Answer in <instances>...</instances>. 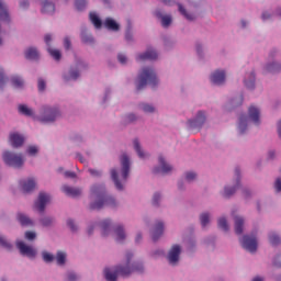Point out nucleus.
<instances>
[{
    "mask_svg": "<svg viewBox=\"0 0 281 281\" xmlns=\"http://www.w3.org/2000/svg\"><path fill=\"white\" fill-rule=\"evenodd\" d=\"M201 225L202 227H206L207 223H210V214L209 213H202L200 216Z\"/></svg>",
    "mask_w": 281,
    "mask_h": 281,
    "instance_id": "nucleus-44",
    "label": "nucleus"
},
{
    "mask_svg": "<svg viewBox=\"0 0 281 281\" xmlns=\"http://www.w3.org/2000/svg\"><path fill=\"white\" fill-rule=\"evenodd\" d=\"M60 115V111L58 108H52V106H44L42 114L40 116V122H43L44 124H47L49 122H56Z\"/></svg>",
    "mask_w": 281,
    "mask_h": 281,
    "instance_id": "nucleus-5",
    "label": "nucleus"
},
{
    "mask_svg": "<svg viewBox=\"0 0 281 281\" xmlns=\"http://www.w3.org/2000/svg\"><path fill=\"white\" fill-rule=\"evenodd\" d=\"M0 21L10 23V13L8 12V4L3 0H0Z\"/></svg>",
    "mask_w": 281,
    "mask_h": 281,
    "instance_id": "nucleus-18",
    "label": "nucleus"
},
{
    "mask_svg": "<svg viewBox=\"0 0 281 281\" xmlns=\"http://www.w3.org/2000/svg\"><path fill=\"white\" fill-rule=\"evenodd\" d=\"M211 82L213 85H224L225 83V70H216L211 75Z\"/></svg>",
    "mask_w": 281,
    "mask_h": 281,
    "instance_id": "nucleus-15",
    "label": "nucleus"
},
{
    "mask_svg": "<svg viewBox=\"0 0 281 281\" xmlns=\"http://www.w3.org/2000/svg\"><path fill=\"white\" fill-rule=\"evenodd\" d=\"M56 260H57V265H59V266L65 265V262L67 260V254L61 250L57 251Z\"/></svg>",
    "mask_w": 281,
    "mask_h": 281,
    "instance_id": "nucleus-35",
    "label": "nucleus"
},
{
    "mask_svg": "<svg viewBox=\"0 0 281 281\" xmlns=\"http://www.w3.org/2000/svg\"><path fill=\"white\" fill-rule=\"evenodd\" d=\"M2 159L7 166H12V168H22L25 160L23 159V155L14 154L12 151H4L2 155Z\"/></svg>",
    "mask_w": 281,
    "mask_h": 281,
    "instance_id": "nucleus-4",
    "label": "nucleus"
},
{
    "mask_svg": "<svg viewBox=\"0 0 281 281\" xmlns=\"http://www.w3.org/2000/svg\"><path fill=\"white\" fill-rule=\"evenodd\" d=\"M273 265L274 267H281V255L276 257Z\"/></svg>",
    "mask_w": 281,
    "mask_h": 281,
    "instance_id": "nucleus-63",
    "label": "nucleus"
},
{
    "mask_svg": "<svg viewBox=\"0 0 281 281\" xmlns=\"http://www.w3.org/2000/svg\"><path fill=\"white\" fill-rule=\"evenodd\" d=\"M241 247H244V249H246L250 254H255V251H257L258 249V239L255 235H245L241 240Z\"/></svg>",
    "mask_w": 281,
    "mask_h": 281,
    "instance_id": "nucleus-6",
    "label": "nucleus"
},
{
    "mask_svg": "<svg viewBox=\"0 0 281 281\" xmlns=\"http://www.w3.org/2000/svg\"><path fill=\"white\" fill-rule=\"evenodd\" d=\"M18 221L23 227H30L34 225V222L23 213H18Z\"/></svg>",
    "mask_w": 281,
    "mask_h": 281,
    "instance_id": "nucleus-25",
    "label": "nucleus"
},
{
    "mask_svg": "<svg viewBox=\"0 0 281 281\" xmlns=\"http://www.w3.org/2000/svg\"><path fill=\"white\" fill-rule=\"evenodd\" d=\"M243 225H245V220L240 216H235V234H237V236L243 234Z\"/></svg>",
    "mask_w": 281,
    "mask_h": 281,
    "instance_id": "nucleus-26",
    "label": "nucleus"
},
{
    "mask_svg": "<svg viewBox=\"0 0 281 281\" xmlns=\"http://www.w3.org/2000/svg\"><path fill=\"white\" fill-rule=\"evenodd\" d=\"M235 175H236V177H237V184L235 186V187H233V188H225L224 189V196L226 198V199H229V196H232L233 194H235L236 193V190L238 189V186H239V180L238 179H240V169H238V168H236L235 169Z\"/></svg>",
    "mask_w": 281,
    "mask_h": 281,
    "instance_id": "nucleus-16",
    "label": "nucleus"
},
{
    "mask_svg": "<svg viewBox=\"0 0 281 281\" xmlns=\"http://www.w3.org/2000/svg\"><path fill=\"white\" fill-rule=\"evenodd\" d=\"M9 142L13 148H20V146L25 142V138L19 133H11L9 136Z\"/></svg>",
    "mask_w": 281,
    "mask_h": 281,
    "instance_id": "nucleus-13",
    "label": "nucleus"
},
{
    "mask_svg": "<svg viewBox=\"0 0 281 281\" xmlns=\"http://www.w3.org/2000/svg\"><path fill=\"white\" fill-rule=\"evenodd\" d=\"M190 128H201L205 124V112H198L195 120L188 122Z\"/></svg>",
    "mask_w": 281,
    "mask_h": 281,
    "instance_id": "nucleus-12",
    "label": "nucleus"
},
{
    "mask_svg": "<svg viewBox=\"0 0 281 281\" xmlns=\"http://www.w3.org/2000/svg\"><path fill=\"white\" fill-rule=\"evenodd\" d=\"M158 161L160 164V168L156 167L154 169V175H168V172H172V166L168 165L162 156H159Z\"/></svg>",
    "mask_w": 281,
    "mask_h": 281,
    "instance_id": "nucleus-9",
    "label": "nucleus"
},
{
    "mask_svg": "<svg viewBox=\"0 0 281 281\" xmlns=\"http://www.w3.org/2000/svg\"><path fill=\"white\" fill-rule=\"evenodd\" d=\"M20 8H22L23 10H25V8H30V1H27V0L21 1Z\"/></svg>",
    "mask_w": 281,
    "mask_h": 281,
    "instance_id": "nucleus-62",
    "label": "nucleus"
},
{
    "mask_svg": "<svg viewBox=\"0 0 281 281\" xmlns=\"http://www.w3.org/2000/svg\"><path fill=\"white\" fill-rule=\"evenodd\" d=\"M67 225L68 227L71 229V232H76L78 229V227L76 226V224L74 223V220H68L67 221Z\"/></svg>",
    "mask_w": 281,
    "mask_h": 281,
    "instance_id": "nucleus-55",
    "label": "nucleus"
},
{
    "mask_svg": "<svg viewBox=\"0 0 281 281\" xmlns=\"http://www.w3.org/2000/svg\"><path fill=\"white\" fill-rule=\"evenodd\" d=\"M134 148L140 159H144V157H146V154H144V151L142 150V146H139L138 139H134Z\"/></svg>",
    "mask_w": 281,
    "mask_h": 281,
    "instance_id": "nucleus-38",
    "label": "nucleus"
},
{
    "mask_svg": "<svg viewBox=\"0 0 281 281\" xmlns=\"http://www.w3.org/2000/svg\"><path fill=\"white\" fill-rule=\"evenodd\" d=\"M18 109L21 115H25L26 117H32V115H34V111L25 104H20Z\"/></svg>",
    "mask_w": 281,
    "mask_h": 281,
    "instance_id": "nucleus-29",
    "label": "nucleus"
},
{
    "mask_svg": "<svg viewBox=\"0 0 281 281\" xmlns=\"http://www.w3.org/2000/svg\"><path fill=\"white\" fill-rule=\"evenodd\" d=\"M37 87H38V91H45V87H46L45 80L40 78L37 81Z\"/></svg>",
    "mask_w": 281,
    "mask_h": 281,
    "instance_id": "nucleus-53",
    "label": "nucleus"
},
{
    "mask_svg": "<svg viewBox=\"0 0 281 281\" xmlns=\"http://www.w3.org/2000/svg\"><path fill=\"white\" fill-rule=\"evenodd\" d=\"M80 78V72L75 69H70V79L71 80H78Z\"/></svg>",
    "mask_w": 281,
    "mask_h": 281,
    "instance_id": "nucleus-52",
    "label": "nucleus"
},
{
    "mask_svg": "<svg viewBox=\"0 0 281 281\" xmlns=\"http://www.w3.org/2000/svg\"><path fill=\"white\" fill-rule=\"evenodd\" d=\"M239 132L243 134L245 133V131H247V115L243 114L240 117H239Z\"/></svg>",
    "mask_w": 281,
    "mask_h": 281,
    "instance_id": "nucleus-34",
    "label": "nucleus"
},
{
    "mask_svg": "<svg viewBox=\"0 0 281 281\" xmlns=\"http://www.w3.org/2000/svg\"><path fill=\"white\" fill-rule=\"evenodd\" d=\"M88 172L91 175V177H102V171L98 169H88Z\"/></svg>",
    "mask_w": 281,
    "mask_h": 281,
    "instance_id": "nucleus-50",
    "label": "nucleus"
},
{
    "mask_svg": "<svg viewBox=\"0 0 281 281\" xmlns=\"http://www.w3.org/2000/svg\"><path fill=\"white\" fill-rule=\"evenodd\" d=\"M64 47L65 49H71V41L69 40V37H65Z\"/></svg>",
    "mask_w": 281,
    "mask_h": 281,
    "instance_id": "nucleus-58",
    "label": "nucleus"
},
{
    "mask_svg": "<svg viewBox=\"0 0 281 281\" xmlns=\"http://www.w3.org/2000/svg\"><path fill=\"white\" fill-rule=\"evenodd\" d=\"M103 25L106 30H110L111 32L120 31V24H117V22H115V20L111 18H106Z\"/></svg>",
    "mask_w": 281,
    "mask_h": 281,
    "instance_id": "nucleus-22",
    "label": "nucleus"
},
{
    "mask_svg": "<svg viewBox=\"0 0 281 281\" xmlns=\"http://www.w3.org/2000/svg\"><path fill=\"white\" fill-rule=\"evenodd\" d=\"M196 179V173L195 172H192V171H189L186 173V180L187 181H194Z\"/></svg>",
    "mask_w": 281,
    "mask_h": 281,
    "instance_id": "nucleus-51",
    "label": "nucleus"
},
{
    "mask_svg": "<svg viewBox=\"0 0 281 281\" xmlns=\"http://www.w3.org/2000/svg\"><path fill=\"white\" fill-rule=\"evenodd\" d=\"M0 247H3V249L10 251V249H12V244H10V241H8V239L4 237L0 236Z\"/></svg>",
    "mask_w": 281,
    "mask_h": 281,
    "instance_id": "nucleus-43",
    "label": "nucleus"
},
{
    "mask_svg": "<svg viewBox=\"0 0 281 281\" xmlns=\"http://www.w3.org/2000/svg\"><path fill=\"white\" fill-rule=\"evenodd\" d=\"M131 258L133 254H126V263L124 266H117L115 271H112L109 268L104 269V277L106 281H117V276L122 278H128L131 273H144V266L142 263H133L131 266Z\"/></svg>",
    "mask_w": 281,
    "mask_h": 281,
    "instance_id": "nucleus-1",
    "label": "nucleus"
},
{
    "mask_svg": "<svg viewBox=\"0 0 281 281\" xmlns=\"http://www.w3.org/2000/svg\"><path fill=\"white\" fill-rule=\"evenodd\" d=\"M249 78V81H247V79L244 80L245 87H247V89H254L256 87V74L250 72Z\"/></svg>",
    "mask_w": 281,
    "mask_h": 281,
    "instance_id": "nucleus-33",
    "label": "nucleus"
},
{
    "mask_svg": "<svg viewBox=\"0 0 281 281\" xmlns=\"http://www.w3.org/2000/svg\"><path fill=\"white\" fill-rule=\"evenodd\" d=\"M42 256H43L44 262H54V255H52L47 251H44V252H42Z\"/></svg>",
    "mask_w": 281,
    "mask_h": 281,
    "instance_id": "nucleus-48",
    "label": "nucleus"
},
{
    "mask_svg": "<svg viewBox=\"0 0 281 281\" xmlns=\"http://www.w3.org/2000/svg\"><path fill=\"white\" fill-rule=\"evenodd\" d=\"M47 52L55 60H59L61 58L60 50L58 49H53L52 47H48Z\"/></svg>",
    "mask_w": 281,
    "mask_h": 281,
    "instance_id": "nucleus-40",
    "label": "nucleus"
},
{
    "mask_svg": "<svg viewBox=\"0 0 281 281\" xmlns=\"http://www.w3.org/2000/svg\"><path fill=\"white\" fill-rule=\"evenodd\" d=\"M81 41L82 43H93V37L89 33H87V31H82Z\"/></svg>",
    "mask_w": 281,
    "mask_h": 281,
    "instance_id": "nucleus-42",
    "label": "nucleus"
},
{
    "mask_svg": "<svg viewBox=\"0 0 281 281\" xmlns=\"http://www.w3.org/2000/svg\"><path fill=\"white\" fill-rule=\"evenodd\" d=\"M121 166H122V179L126 181L128 179V172H131V160L126 154L121 156Z\"/></svg>",
    "mask_w": 281,
    "mask_h": 281,
    "instance_id": "nucleus-8",
    "label": "nucleus"
},
{
    "mask_svg": "<svg viewBox=\"0 0 281 281\" xmlns=\"http://www.w3.org/2000/svg\"><path fill=\"white\" fill-rule=\"evenodd\" d=\"M41 223L44 227H49V225H52L54 221L52 220V217H44L41 220Z\"/></svg>",
    "mask_w": 281,
    "mask_h": 281,
    "instance_id": "nucleus-49",
    "label": "nucleus"
},
{
    "mask_svg": "<svg viewBox=\"0 0 281 281\" xmlns=\"http://www.w3.org/2000/svg\"><path fill=\"white\" fill-rule=\"evenodd\" d=\"M274 189L277 192H281V179L278 178L274 182Z\"/></svg>",
    "mask_w": 281,
    "mask_h": 281,
    "instance_id": "nucleus-59",
    "label": "nucleus"
},
{
    "mask_svg": "<svg viewBox=\"0 0 281 281\" xmlns=\"http://www.w3.org/2000/svg\"><path fill=\"white\" fill-rule=\"evenodd\" d=\"M91 199H93L94 202L90 204V210H102L104 205H108V207H115V199L106 195V190L102 184H94L91 188Z\"/></svg>",
    "mask_w": 281,
    "mask_h": 281,
    "instance_id": "nucleus-2",
    "label": "nucleus"
},
{
    "mask_svg": "<svg viewBox=\"0 0 281 281\" xmlns=\"http://www.w3.org/2000/svg\"><path fill=\"white\" fill-rule=\"evenodd\" d=\"M61 191L67 194V196H72V199H76V196H80L82 194V191L78 188H71L69 186L61 187Z\"/></svg>",
    "mask_w": 281,
    "mask_h": 281,
    "instance_id": "nucleus-20",
    "label": "nucleus"
},
{
    "mask_svg": "<svg viewBox=\"0 0 281 281\" xmlns=\"http://www.w3.org/2000/svg\"><path fill=\"white\" fill-rule=\"evenodd\" d=\"M280 64L278 63H272V64H269L266 69L267 71H270V74H278V71H280Z\"/></svg>",
    "mask_w": 281,
    "mask_h": 281,
    "instance_id": "nucleus-37",
    "label": "nucleus"
},
{
    "mask_svg": "<svg viewBox=\"0 0 281 281\" xmlns=\"http://www.w3.org/2000/svg\"><path fill=\"white\" fill-rule=\"evenodd\" d=\"M49 194L41 192L37 201L35 202V209L40 212H45V206L47 205V203H49Z\"/></svg>",
    "mask_w": 281,
    "mask_h": 281,
    "instance_id": "nucleus-11",
    "label": "nucleus"
},
{
    "mask_svg": "<svg viewBox=\"0 0 281 281\" xmlns=\"http://www.w3.org/2000/svg\"><path fill=\"white\" fill-rule=\"evenodd\" d=\"M75 5L77 10L82 11L85 8H87V0H76Z\"/></svg>",
    "mask_w": 281,
    "mask_h": 281,
    "instance_id": "nucleus-47",
    "label": "nucleus"
},
{
    "mask_svg": "<svg viewBox=\"0 0 281 281\" xmlns=\"http://www.w3.org/2000/svg\"><path fill=\"white\" fill-rule=\"evenodd\" d=\"M156 16H158V19H161L162 27H168L170 23H172V18L170 15L161 16V12L156 11Z\"/></svg>",
    "mask_w": 281,
    "mask_h": 281,
    "instance_id": "nucleus-30",
    "label": "nucleus"
},
{
    "mask_svg": "<svg viewBox=\"0 0 281 281\" xmlns=\"http://www.w3.org/2000/svg\"><path fill=\"white\" fill-rule=\"evenodd\" d=\"M36 153H38V148L36 146H30L27 148V154L29 155H36Z\"/></svg>",
    "mask_w": 281,
    "mask_h": 281,
    "instance_id": "nucleus-56",
    "label": "nucleus"
},
{
    "mask_svg": "<svg viewBox=\"0 0 281 281\" xmlns=\"http://www.w3.org/2000/svg\"><path fill=\"white\" fill-rule=\"evenodd\" d=\"M179 12L180 14H182V16H184L188 21H194V15L188 13V11H186V9L183 8V5L179 4Z\"/></svg>",
    "mask_w": 281,
    "mask_h": 281,
    "instance_id": "nucleus-39",
    "label": "nucleus"
},
{
    "mask_svg": "<svg viewBox=\"0 0 281 281\" xmlns=\"http://www.w3.org/2000/svg\"><path fill=\"white\" fill-rule=\"evenodd\" d=\"M11 85L15 88V89H23V87L25 86V81L23 80V78L19 77V76H13L11 78Z\"/></svg>",
    "mask_w": 281,
    "mask_h": 281,
    "instance_id": "nucleus-28",
    "label": "nucleus"
},
{
    "mask_svg": "<svg viewBox=\"0 0 281 281\" xmlns=\"http://www.w3.org/2000/svg\"><path fill=\"white\" fill-rule=\"evenodd\" d=\"M25 238L26 240H34V238H36V233L27 231L25 233Z\"/></svg>",
    "mask_w": 281,
    "mask_h": 281,
    "instance_id": "nucleus-54",
    "label": "nucleus"
},
{
    "mask_svg": "<svg viewBox=\"0 0 281 281\" xmlns=\"http://www.w3.org/2000/svg\"><path fill=\"white\" fill-rule=\"evenodd\" d=\"M78 280V277L76 276V273L70 272L68 273V281H76Z\"/></svg>",
    "mask_w": 281,
    "mask_h": 281,
    "instance_id": "nucleus-64",
    "label": "nucleus"
},
{
    "mask_svg": "<svg viewBox=\"0 0 281 281\" xmlns=\"http://www.w3.org/2000/svg\"><path fill=\"white\" fill-rule=\"evenodd\" d=\"M114 234H115L116 243H124V240H126V233H124V227L123 226H117L114 229Z\"/></svg>",
    "mask_w": 281,
    "mask_h": 281,
    "instance_id": "nucleus-24",
    "label": "nucleus"
},
{
    "mask_svg": "<svg viewBox=\"0 0 281 281\" xmlns=\"http://www.w3.org/2000/svg\"><path fill=\"white\" fill-rule=\"evenodd\" d=\"M20 186L22 188V191L24 193H27V192H32V190L36 188V182L34 181V179H29V180L21 181Z\"/></svg>",
    "mask_w": 281,
    "mask_h": 281,
    "instance_id": "nucleus-19",
    "label": "nucleus"
},
{
    "mask_svg": "<svg viewBox=\"0 0 281 281\" xmlns=\"http://www.w3.org/2000/svg\"><path fill=\"white\" fill-rule=\"evenodd\" d=\"M218 227H220V229H223L224 232L229 231V225H227V220L225 217H222L218 220Z\"/></svg>",
    "mask_w": 281,
    "mask_h": 281,
    "instance_id": "nucleus-41",
    "label": "nucleus"
},
{
    "mask_svg": "<svg viewBox=\"0 0 281 281\" xmlns=\"http://www.w3.org/2000/svg\"><path fill=\"white\" fill-rule=\"evenodd\" d=\"M55 10H56V5H54V3L48 2L47 0H44L42 4L43 14H54Z\"/></svg>",
    "mask_w": 281,
    "mask_h": 281,
    "instance_id": "nucleus-23",
    "label": "nucleus"
},
{
    "mask_svg": "<svg viewBox=\"0 0 281 281\" xmlns=\"http://www.w3.org/2000/svg\"><path fill=\"white\" fill-rule=\"evenodd\" d=\"M25 58L27 60H38V50L34 47L27 48L25 52Z\"/></svg>",
    "mask_w": 281,
    "mask_h": 281,
    "instance_id": "nucleus-27",
    "label": "nucleus"
},
{
    "mask_svg": "<svg viewBox=\"0 0 281 281\" xmlns=\"http://www.w3.org/2000/svg\"><path fill=\"white\" fill-rule=\"evenodd\" d=\"M248 117L250 122H254L257 126L260 124V110L254 105L248 109Z\"/></svg>",
    "mask_w": 281,
    "mask_h": 281,
    "instance_id": "nucleus-14",
    "label": "nucleus"
},
{
    "mask_svg": "<svg viewBox=\"0 0 281 281\" xmlns=\"http://www.w3.org/2000/svg\"><path fill=\"white\" fill-rule=\"evenodd\" d=\"M179 256H181V246L173 245L168 254L170 265H177L179 262Z\"/></svg>",
    "mask_w": 281,
    "mask_h": 281,
    "instance_id": "nucleus-10",
    "label": "nucleus"
},
{
    "mask_svg": "<svg viewBox=\"0 0 281 281\" xmlns=\"http://www.w3.org/2000/svg\"><path fill=\"white\" fill-rule=\"evenodd\" d=\"M5 85V77L3 76V69L0 68V88Z\"/></svg>",
    "mask_w": 281,
    "mask_h": 281,
    "instance_id": "nucleus-60",
    "label": "nucleus"
},
{
    "mask_svg": "<svg viewBox=\"0 0 281 281\" xmlns=\"http://www.w3.org/2000/svg\"><path fill=\"white\" fill-rule=\"evenodd\" d=\"M117 58H119V63H121V65H126V55L119 54Z\"/></svg>",
    "mask_w": 281,
    "mask_h": 281,
    "instance_id": "nucleus-61",
    "label": "nucleus"
},
{
    "mask_svg": "<svg viewBox=\"0 0 281 281\" xmlns=\"http://www.w3.org/2000/svg\"><path fill=\"white\" fill-rule=\"evenodd\" d=\"M111 177H112V180L114 181L115 188H117L119 190H124V187L120 182V179H117V170L112 169L111 170Z\"/></svg>",
    "mask_w": 281,
    "mask_h": 281,
    "instance_id": "nucleus-32",
    "label": "nucleus"
},
{
    "mask_svg": "<svg viewBox=\"0 0 281 281\" xmlns=\"http://www.w3.org/2000/svg\"><path fill=\"white\" fill-rule=\"evenodd\" d=\"M159 80L157 79V74H155V70L150 67H145L142 69L138 81L136 83L137 91H142V89H145L146 85H150V87H157V83Z\"/></svg>",
    "mask_w": 281,
    "mask_h": 281,
    "instance_id": "nucleus-3",
    "label": "nucleus"
},
{
    "mask_svg": "<svg viewBox=\"0 0 281 281\" xmlns=\"http://www.w3.org/2000/svg\"><path fill=\"white\" fill-rule=\"evenodd\" d=\"M90 21L97 30H100V27H102V20H100L98 14L90 12Z\"/></svg>",
    "mask_w": 281,
    "mask_h": 281,
    "instance_id": "nucleus-31",
    "label": "nucleus"
},
{
    "mask_svg": "<svg viewBox=\"0 0 281 281\" xmlns=\"http://www.w3.org/2000/svg\"><path fill=\"white\" fill-rule=\"evenodd\" d=\"M16 247L22 254V256H27V258H35L36 257V249L32 248L31 246L25 245L23 241H18Z\"/></svg>",
    "mask_w": 281,
    "mask_h": 281,
    "instance_id": "nucleus-7",
    "label": "nucleus"
},
{
    "mask_svg": "<svg viewBox=\"0 0 281 281\" xmlns=\"http://www.w3.org/2000/svg\"><path fill=\"white\" fill-rule=\"evenodd\" d=\"M157 52L153 49H147L144 54L137 56V60H156Z\"/></svg>",
    "mask_w": 281,
    "mask_h": 281,
    "instance_id": "nucleus-21",
    "label": "nucleus"
},
{
    "mask_svg": "<svg viewBox=\"0 0 281 281\" xmlns=\"http://www.w3.org/2000/svg\"><path fill=\"white\" fill-rule=\"evenodd\" d=\"M162 234H164V222H157L151 232V238L154 243L159 240V237H161Z\"/></svg>",
    "mask_w": 281,
    "mask_h": 281,
    "instance_id": "nucleus-17",
    "label": "nucleus"
},
{
    "mask_svg": "<svg viewBox=\"0 0 281 281\" xmlns=\"http://www.w3.org/2000/svg\"><path fill=\"white\" fill-rule=\"evenodd\" d=\"M159 199H161V195L159 193H155L153 196V205H159Z\"/></svg>",
    "mask_w": 281,
    "mask_h": 281,
    "instance_id": "nucleus-57",
    "label": "nucleus"
},
{
    "mask_svg": "<svg viewBox=\"0 0 281 281\" xmlns=\"http://www.w3.org/2000/svg\"><path fill=\"white\" fill-rule=\"evenodd\" d=\"M109 227H111V220L101 222L102 236L109 235Z\"/></svg>",
    "mask_w": 281,
    "mask_h": 281,
    "instance_id": "nucleus-36",
    "label": "nucleus"
},
{
    "mask_svg": "<svg viewBox=\"0 0 281 281\" xmlns=\"http://www.w3.org/2000/svg\"><path fill=\"white\" fill-rule=\"evenodd\" d=\"M140 109L144 111V113H155V106L148 103L140 104Z\"/></svg>",
    "mask_w": 281,
    "mask_h": 281,
    "instance_id": "nucleus-46",
    "label": "nucleus"
},
{
    "mask_svg": "<svg viewBox=\"0 0 281 281\" xmlns=\"http://www.w3.org/2000/svg\"><path fill=\"white\" fill-rule=\"evenodd\" d=\"M270 245H280V236L276 235V233H271L269 235Z\"/></svg>",
    "mask_w": 281,
    "mask_h": 281,
    "instance_id": "nucleus-45",
    "label": "nucleus"
}]
</instances>
